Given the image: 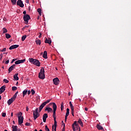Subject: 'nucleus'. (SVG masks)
Wrapping results in <instances>:
<instances>
[{
	"instance_id": "4c0bfd02",
	"label": "nucleus",
	"mask_w": 131,
	"mask_h": 131,
	"mask_svg": "<svg viewBox=\"0 0 131 131\" xmlns=\"http://www.w3.org/2000/svg\"><path fill=\"white\" fill-rule=\"evenodd\" d=\"M17 87L16 86H12V91H16Z\"/></svg>"
},
{
	"instance_id": "f3484780",
	"label": "nucleus",
	"mask_w": 131,
	"mask_h": 131,
	"mask_svg": "<svg viewBox=\"0 0 131 131\" xmlns=\"http://www.w3.org/2000/svg\"><path fill=\"white\" fill-rule=\"evenodd\" d=\"M19 47V45H12L9 48V50H14V49H17V48Z\"/></svg>"
},
{
	"instance_id": "2f4dec72",
	"label": "nucleus",
	"mask_w": 131,
	"mask_h": 131,
	"mask_svg": "<svg viewBox=\"0 0 131 131\" xmlns=\"http://www.w3.org/2000/svg\"><path fill=\"white\" fill-rule=\"evenodd\" d=\"M6 38H10L11 35H10V34L6 33Z\"/></svg>"
},
{
	"instance_id": "4be33fe9",
	"label": "nucleus",
	"mask_w": 131,
	"mask_h": 131,
	"mask_svg": "<svg viewBox=\"0 0 131 131\" xmlns=\"http://www.w3.org/2000/svg\"><path fill=\"white\" fill-rule=\"evenodd\" d=\"M96 127L97 128H98L99 129V130H101L102 129H103V127L101 125H100L99 124H98L96 125Z\"/></svg>"
},
{
	"instance_id": "c9c22d12",
	"label": "nucleus",
	"mask_w": 131,
	"mask_h": 131,
	"mask_svg": "<svg viewBox=\"0 0 131 131\" xmlns=\"http://www.w3.org/2000/svg\"><path fill=\"white\" fill-rule=\"evenodd\" d=\"M45 130L46 131H50V129L48 128V126L46 125L45 126Z\"/></svg>"
},
{
	"instance_id": "423d86ee",
	"label": "nucleus",
	"mask_w": 131,
	"mask_h": 131,
	"mask_svg": "<svg viewBox=\"0 0 131 131\" xmlns=\"http://www.w3.org/2000/svg\"><path fill=\"white\" fill-rule=\"evenodd\" d=\"M52 99H49L47 100L46 101H45L43 103H42V104H41L39 106V112H40V111H41V110H42V108H43V107H45L47 104L49 103V102H51V100Z\"/></svg>"
},
{
	"instance_id": "a19ab883",
	"label": "nucleus",
	"mask_w": 131,
	"mask_h": 131,
	"mask_svg": "<svg viewBox=\"0 0 131 131\" xmlns=\"http://www.w3.org/2000/svg\"><path fill=\"white\" fill-rule=\"evenodd\" d=\"M6 113H2V117H6Z\"/></svg>"
},
{
	"instance_id": "cd10ccee",
	"label": "nucleus",
	"mask_w": 131,
	"mask_h": 131,
	"mask_svg": "<svg viewBox=\"0 0 131 131\" xmlns=\"http://www.w3.org/2000/svg\"><path fill=\"white\" fill-rule=\"evenodd\" d=\"M78 122L79 124H80V125H81V126H83V123H82V121H81V120L79 119L78 121Z\"/></svg>"
},
{
	"instance_id": "4468645a",
	"label": "nucleus",
	"mask_w": 131,
	"mask_h": 131,
	"mask_svg": "<svg viewBox=\"0 0 131 131\" xmlns=\"http://www.w3.org/2000/svg\"><path fill=\"white\" fill-rule=\"evenodd\" d=\"M47 118H48V114H44L42 117L43 122H46V121H47Z\"/></svg>"
},
{
	"instance_id": "c03bdc74",
	"label": "nucleus",
	"mask_w": 131,
	"mask_h": 131,
	"mask_svg": "<svg viewBox=\"0 0 131 131\" xmlns=\"http://www.w3.org/2000/svg\"><path fill=\"white\" fill-rule=\"evenodd\" d=\"M39 36H38V37L39 38H40V37H41V33H39Z\"/></svg>"
},
{
	"instance_id": "c756f323",
	"label": "nucleus",
	"mask_w": 131,
	"mask_h": 131,
	"mask_svg": "<svg viewBox=\"0 0 131 131\" xmlns=\"http://www.w3.org/2000/svg\"><path fill=\"white\" fill-rule=\"evenodd\" d=\"M11 3L12 5H16V3H17V0H11Z\"/></svg>"
},
{
	"instance_id": "052dcab7",
	"label": "nucleus",
	"mask_w": 131,
	"mask_h": 131,
	"mask_svg": "<svg viewBox=\"0 0 131 131\" xmlns=\"http://www.w3.org/2000/svg\"><path fill=\"white\" fill-rule=\"evenodd\" d=\"M18 82H16V85H18Z\"/></svg>"
},
{
	"instance_id": "f8f14e48",
	"label": "nucleus",
	"mask_w": 131,
	"mask_h": 131,
	"mask_svg": "<svg viewBox=\"0 0 131 131\" xmlns=\"http://www.w3.org/2000/svg\"><path fill=\"white\" fill-rule=\"evenodd\" d=\"M25 61H26V59H25L18 60L15 62V64L16 65H18V64H21V63H24V62H25Z\"/></svg>"
},
{
	"instance_id": "412c9836",
	"label": "nucleus",
	"mask_w": 131,
	"mask_h": 131,
	"mask_svg": "<svg viewBox=\"0 0 131 131\" xmlns=\"http://www.w3.org/2000/svg\"><path fill=\"white\" fill-rule=\"evenodd\" d=\"M43 58H44V59H48V53L46 51L43 52Z\"/></svg>"
},
{
	"instance_id": "0eeeda50",
	"label": "nucleus",
	"mask_w": 131,
	"mask_h": 131,
	"mask_svg": "<svg viewBox=\"0 0 131 131\" xmlns=\"http://www.w3.org/2000/svg\"><path fill=\"white\" fill-rule=\"evenodd\" d=\"M24 21L26 22V24L27 25L28 24V21L30 20V16L28 14H25L24 15Z\"/></svg>"
},
{
	"instance_id": "c85d7f7f",
	"label": "nucleus",
	"mask_w": 131,
	"mask_h": 131,
	"mask_svg": "<svg viewBox=\"0 0 131 131\" xmlns=\"http://www.w3.org/2000/svg\"><path fill=\"white\" fill-rule=\"evenodd\" d=\"M3 31V33H7V32H8V30H7L5 28H4L2 29Z\"/></svg>"
},
{
	"instance_id": "338daca9",
	"label": "nucleus",
	"mask_w": 131,
	"mask_h": 131,
	"mask_svg": "<svg viewBox=\"0 0 131 131\" xmlns=\"http://www.w3.org/2000/svg\"><path fill=\"white\" fill-rule=\"evenodd\" d=\"M62 131H65V130L63 129V130H62Z\"/></svg>"
},
{
	"instance_id": "4d7b16f0",
	"label": "nucleus",
	"mask_w": 131,
	"mask_h": 131,
	"mask_svg": "<svg viewBox=\"0 0 131 131\" xmlns=\"http://www.w3.org/2000/svg\"><path fill=\"white\" fill-rule=\"evenodd\" d=\"M3 59V55H2V57H1L0 59L2 60Z\"/></svg>"
},
{
	"instance_id": "49530a36",
	"label": "nucleus",
	"mask_w": 131,
	"mask_h": 131,
	"mask_svg": "<svg viewBox=\"0 0 131 131\" xmlns=\"http://www.w3.org/2000/svg\"><path fill=\"white\" fill-rule=\"evenodd\" d=\"M9 60H8L5 62V64H9Z\"/></svg>"
},
{
	"instance_id": "72a5a7b5",
	"label": "nucleus",
	"mask_w": 131,
	"mask_h": 131,
	"mask_svg": "<svg viewBox=\"0 0 131 131\" xmlns=\"http://www.w3.org/2000/svg\"><path fill=\"white\" fill-rule=\"evenodd\" d=\"M3 81L4 82H5V83H9V80H8L7 79H4Z\"/></svg>"
},
{
	"instance_id": "6e6d98bb",
	"label": "nucleus",
	"mask_w": 131,
	"mask_h": 131,
	"mask_svg": "<svg viewBox=\"0 0 131 131\" xmlns=\"http://www.w3.org/2000/svg\"><path fill=\"white\" fill-rule=\"evenodd\" d=\"M11 116L13 117V113H11Z\"/></svg>"
},
{
	"instance_id": "37998d69",
	"label": "nucleus",
	"mask_w": 131,
	"mask_h": 131,
	"mask_svg": "<svg viewBox=\"0 0 131 131\" xmlns=\"http://www.w3.org/2000/svg\"><path fill=\"white\" fill-rule=\"evenodd\" d=\"M28 95H30V94H31V91H30V90H29L28 92Z\"/></svg>"
},
{
	"instance_id": "09e8293b",
	"label": "nucleus",
	"mask_w": 131,
	"mask_h": 131,
	"mask_svg": "<svg viewBox=\"0 0 131 131\" xmlns=\"http://www.w3.org/2000/svg\"><path fill=\"white\" fill-rule=\"evenodd\" d=\"M26 3L27 4H29V0H26Z\"/></svg>"
},
{
	"instance_id": "ddd939ff",
	"label": "nucleus",
	"mask_w": 131,
	"mask_h": 131,
	"mask_svg": "<svg viewBox=\"0 0 131 131\" xmlns=\"http://www.w3.org/2000/svg\"><path fill=\"white\" fill-rule=\"evenodd\" d=\"M16 67V64H13L8 69L9 73H11L13 70H14V68Z\"/></svg>"
},
{
	"instance_id": "f257e3e1",
	"label": "nucleus",
	"mask_w": 131,
	"mask_h": 131,
	"mask_svg": "<svg viewBox=\"0 0 131 131\" xmlns=\"http://www.w3.org/2000/svg\"><path fill=\"white\" fill-rule=\"evenodd\" d=\"M50 105H52V108L53 109V117L54 120V131H56L57 128V121L56 120V111H57V104L55 102H51Z\"/></svg>"
},
{
	"instance_id": "2eb2a0df",
	"label": "nucleus",
	"mask_w": 131,
	"mask_h": 131,
	"mask_svg": "<svg viewBox=\"0 0 131 131\" xmlns=\"http://www.w3.org/2000/svg\"><path fill=\"white\" fill-rule=\"evenodd\" d=\"M6 91V86L3 85L0 88V93L1 94H3Z\"/></svg>"
},
{
	"instance_id": "69168bd1",
	"label": "nucleus",
	"mask_w": 131,
	"mask_h": 131,
	"mask_svg": "<svg viewBox=\"0 0 131 131\" xmlns=\"http://www.w3.org/2000/svg\"><path fill=\"white\" fill-rule=\"evenodd\" d=\"M2 56H3V54L1 55V57H2Z\"/></svg>"
},
{
	"instance_id": "a878e982",
	"label": "nucleus",
	"mask_w": 131,
	"mask_h": 131,
	"mask_svg": "<svg viewBox=\"0 0 131 131\" xmlns=\"http://www.w3.org/2000/svg\"><path fill=\"white\" fill-rule=\"evenodd\" d=\"M17 126H12V131H17Z\"/></svg>"
},
{
	"instance_id": "20e7f679",
	"label": "nucleus",
	"mask_w": 131,
	"mask_h": 131,
	"mask_svg": "<svg viewBox=\"0 0 131 131\" xmlns=\"http://www.w3.org/2000/svg\"><path fill=\"white\" fill-rule=\"evenodd\" d=\"M72 128L73 131H80V127L76 124V121H75L72 125Z\"/></svg>"
},
{
	"instance_id": "473e14b6",
	"label": "nucleus",
	"mask_w": 131,
	"mask_h": 131,
	"mask_svg": "<svg viewBox=\"0 0 131 131\" xmlns=\"http://www.w3.org/2000/svg\"><path fill=\"white\" fill-rule=\"evenodd\" d=\"M64 108V105H63V103L61 104L60 109L61 111H63V109Z\"/></svg>"
},
{
	"instance_id": "680f3d73",
	"label": "nucleus",
	"mask_w": 131,
	"mask_h": 131,
	"mask_svg": "<svg viewBox=\"0 0 131 131\" xmlns=\"http://www.w3.org/2000/svg\"><path fill=\"white\" fill-rule=\"evenodd\" d=\"M34 131H37V129H35L34 130Z\"/></svg>"
},
{
	"instance_id": "393cba45",
	"label": "nucleus",
	"mask_w": 131,
	"mask_h": 131,
	"mask_svg": "<svg viewBox=\"0 0 131 131\" xmlns=\"http://www.w3.org/2000/svg\"><path fill=\"white\" fill-rule=\"evenodd\" d=\"M26 37H27V36L26 35L23 36L21 37L22 41H24V40H25V39H26Z\"/></svg>"
},
{
	"instance_id": "3c124183",
	"label": "nucleus",
	"mask_w": 131,
	"mask_h": 131,
	"mask_svg": "<svg viewBox=\"0 0 131 131\" xmlns=\"http://www.w3.org/2000/svg\"><path fill=\"white\" fill-rule=\"evenodd\" d=\"M69 115V113H66V116H68Z\"/></svg>"
},
{
	"instance_id": "dca6fc26",
	"label": "nucleus",
	"mask_w": 131,
	"mask_h": 131,
	"mask_svg": "<svg viewBox=\"0 0 131 131\" xmlns=\"http://www.w3.org/2000/svg\"><path fill=\"white\" fill-rule=\"evenodd\" d=\"M18 118V124L21 125V124H22V123H23V120L24 119L23 117H21L20 118Z\"/></svg>"
},
{
	"instance_id": "bf43d9fd",
	"label": "nucleus",
	"mask_w": 131,
	"mask_h": 131,
	"mask_svg": "<svg viewBox=\"0 0 131 131\" xmlns=\"http://www.w3.org/2000/svg\"><path fill=\"white\" fill-rule=\"evenodd\" d=\"M0 100H2V96L0 95Z\"/></svg>"
},
{
	"instance_id": "864d4df0",
	"label": "nucleus",
	"mask_w": 131,
	"mask_h": 131,
	"mask_svg": "<svg viewBox=\"0 0 131 131\" xmlns=\"http://www.w3.org/2000/svg\"><path fill=\"white\" fill-rule=\"evenodd\" d=\"M67 117H68V116H65V121L67 120Z\"/></svg>"
},
{
	"instance_id": "b1692460",
	"label": "nucleus",
	"mask_w": 131,
	"mask_h": 131,
	"mask_svg": "<svg viewBox=\"0 0 131 131\" xmlns=\"http://www.w3.org/2000/svg\"><path fill=\"white\" fill-rule=\"evenodd\" d=\"M23 113L21 112H19L18 114H17V116H18V118H20V117H23V116H22L23 115Z\"/></svg>"
},
{
	"instance_id": "58836bf2",
	"label": "nucleus",
	"mask_w": 131,
	"mask_h": 131,
	"mask_svg": "<svg viewBox=\"0 0 131 131\" xmlns=\"http://www.w3.org/2000/svg\"><path fill=\"white\" fill-rule=\"evenodd\" d=\"M62 125H63V129L65 128V123H64V121H61Z\"/></svg>"
},
{
	"instance_id": "774afa93",
	"label": "nucleus",
	"mask_w": 131,
	"mask_h": 131,
	"mask_svg": "<svg viewBox=\"0 0 131 131\" xmlns=\"http://www.w3.org/2000/svg\"><path fill=\"white\" fill-rule=\"evenodd\" d=\"M5 19H6V18H4V20H5Z\"/></svg>"
},
{
	"instance_id": "7c9ffc66",
	"label": "nucleus",
	"mask_w": 131,
	"mask_h": 131,
	"mask_svg": "<svg viewBox=\"0 0 131 131\" xmlns=\"http://www.w3.org/2000/svg\"><path fill=\"white\" fill-rule=\"evenodd\" d=\"M36 45H40V43H41V41H40V40H36Z\"/></svg>"
},
{
	"instance_id": "0e129e2a",
	"label": "nucleus",
	"mask_w": 131,
	"mask_h": 131,
	"mask_svg": "<svg viewBox=\"0 0 131 131\" xmlns=\"http://www.w3.org/2000/svg\"><path fill=\"white\" fill-rule=\"evenodd\" d=\"M39 131H42L41 129H40Z\"/></svg>"
},
{
	"instance_id": "e433bc0d",
	"label": "nucleus",
	"mask_w": 131,
	"mask_h": 131,
	"mask_svg": "<svg viewBox=\"0 0 131 131\" xmlns=\"http://www.w3.org/2000/svg\"><path fill=\"white\" fill-rule=\"evenodd\" d=\"M17 95H18V92H16L13 97L16 99L17 98Z\"/></svg>"
},
{
	"instance_id": "8fccbe9b",
	"label": "nucleus",
	"mask_w": 131,
	"mask_h": 131,
	"mask_svg": "<svg viewBox=\"0 0 131 131\" xmlns=\"http://www.w3.org/2000/svg\"><path fill=\"white\" fill-rule=\"evenodd\" d=\"M29 110V108H28V106L26 107V111H28Z\"/></svg>"
},
{
	"instance_id": "1a4fd4ad",
	"label": "nucleus",
	"mask_w": 131,
	"mask_h": 131,
	"mask_svg": "<svg viewBox=\"0 0 131 131\" xmlns=\"http://www.w3.org/2000/svg\"><path fill=\"white\" fill-rule=\"evenodd\" d=\"M15 100H16V98L13 97V96L11 98V99L8 100L7 101L8 105L10 106V105H11V104H12V103H13V102H14V101H15Z\"/></svg>"
},
{
	"instance_id": "bb28decb",
	"label": "nucleus",
	"mask_w": 131,
	"mask_h": 131,
	"mask_svg": "<svg viewBox=\"0 0 131 131\" xmlns=\"http://www.w3.org/2000/svg\"><path fill=\"white\" fill-rule=\"evenodd\" d=\"M38 13H39V15L40 16H41V9L40 8H38L37 10Z\"/></svg>"
},
{
	"instance_id": "f03ea898",
	"label": "nucleus",
	"mask_w": 131,
	"mask_h": 131,
	"mask_svg": "<svg viewBox=\"0 0 131 131\" xmlns=\"http://www.w3.org/2000/svg\"><path fill=\"white\" fill-rule=\"evenodd\" d=\"M29 61L30 63H31V64H33L35 66H37L38 67H39L40 66V62H39V60L36 59L29 58Z\"/></svg>"
},
{
	"instance_id": "6e6552de",
	"label": "nucleus",
	"mask_w": 131,
	"mask_h": 131,
	"mask_svg": "<svg viewBox=\"0 0 131 131\" xmlns=\"http://www.w3.org/2000/svg\"><path fill=\"white\" fill-rule=\"evenodd\" d=\"M53 82L54 84H55V85H58L60 82V80H59V78H55L53 79Z\"/></svg>"
},
{
	"instance_id": "7ed1b4c3",
	"label": "nucleus",
	"mask_w": 131,
	"mask_h": 131,
	"mask_svg": "<svg viewBox=\"0 0 131 131\" xmlns=\"http://www.w3.org/2000/svg\"><path fill=\"white\" fill-rule=\"evenodd\" d=\"M38 77L40 79H45L46 76L45 75V68H42L38 74Z\"/></svg>"
},
{
	"instance_id": "9b49d317",
	"label": "nucleus",
	"mask_w": 131,
	"mask_h": 131,
	"mask_svg": "<svg viewBox=\"0 0 131 131\" xmlns=\"http://www.w3.org/2000/svg\"><path fill=\"white\" fill-rule=\"evenodd\" d=\"M17 6H19L20 8H24V4H23V2L21 0H18L17 2Z\"/></svg>"
},
{
	"instance_id": "5701e85b",
	"label": "nucleus",
	"mask_w": 131,
	"mask_h": 131,
	"mask_svg": "<svg viewBox=\"0 0 131 131\" xmlns=\"http://www.w3.org/2000/svg\"><path fill=\"white\" fill-rule=\"evenodd\" d=\"M27 92H28L27 89L25 90L23 92V97H25L26 95H27Z\"/></svg>"
},
{
	"instance_id": "de8ad7c7",
	"label": "nucleus",
	"mask_w": 131,
	"mask_h": 131,
	"mask_svg": "<svg viewBox=\"0 0 131 131\" xmlns=\"http://www.w3.org/2000/svg\"><path fill=\"white\" fill-rule=\"evenodd\" d=\"M15 61H16V59H13L12 61H11V63H13V62H15Z\"/></svg>"
},
{
	"instance_id": "a18cd8bd",
	"label": "nucleus",
	"mask_w": 131,
	"mask_h": 131,
	"mask_svg": "<svg viewBox=\"0 0 131 131\" xmlns=\"http://www.w3.org/2000/svg\"><path fill=\"white\" fill-rule=\"evenodd\" d=\"M70 110L69 108H67V113H69Z\"/></svg>"
},
{
	"instance_id": "39448f33",
	"label": "nucleus",
	"mask_w": 131,
	"mask_h": 131,
	"mask_svg": "<svg viewBox=\"0 0 131 131\" xmlns=\"http://www.w3.org/2000/svg\"><path fill=\"white\" fill-rule=\"evenodd\" d=\"M33 117L34 120H36V119L39 117V114H38V108H36L35 111H33Z\"/></svg>"
},
{
	"instance_id": "5fc2aeb1",
	"label": "nucleus",
	"mask_w": 131,
	"mask_h": 131,
	"mask_svg": "<svg viewBox=\"0 0 131 131\" xmlns=\"http://www.w3.org/2000/svg\"><path fill=\"white\" fill-rule=\"evenodd\" d=\"M84 110L85 111H88V107H85Z\"/></svg>"
},
{
	"instance_id": "e2e57ef3",
	"label": "nucleus",
	"mask_w": 131,
	"mask_h": 131,
	"mask_svg": "<svg viewBox=\"0 0 131 131\" xmlns=\"http://www.w3.org/2000/svg\"><path fill=\"white\" fill-rule=\"evenodd\" d=\"M4 131H8V130H7V129H5Z\"/></svg>"
},
{
	"instance_id": "ea45409f",
	"label": "nucleus",
	"mask_w": 131,
	"mask_h": 131,
	"mask_svg": "<svg viewBox=\"0 0 131 131\" xmlns=\"http://www.w3.org/2000/svg\"><path fill=\"white\" fill-rule=\"evenodd\" d=\"M30 123L27 122L26 123L25 125H26L27 126H30Z\"/></svg>"
},
{
	"instance_id": "aec40b11",
	"label": "nucleus",
	"mask_w": 131,
	"mask_h": 131,
	"mask_svg": "<svg viewBox=\"0 0 131 131\" xmlns=\"http://www.w3.org/2000/svg\"><path fill=\"white\" fill-rule=\"evenodd\" d=\"M45 43H49V45H51V43H52V40L51 39L46 38L45 40Z\"/></svg>"
},
{
	"instance_id": "a211bd4d",
	"label": "nucleus",
	"mask_w": 131,
	"mask_h": 131,
	"mask_svg": "<svg viewBox=\"0 0 131 131\" xmlns=\"http://www.w3.org/2000/svg\"><path fill=\"white\" fill-rule=\"evenodd\" d=\"M13 80H19V77H18V73H16L14 75Z\"/></svg>"
},
{
	"instance_id": "603ef678",
	"label": "nucleus",
	"mask_w": 131,
	"mask_h": 131,
	"mask_svg": "<svg viewBox=\"0 0 131 131\" xmlns=\"http://www.w3.org/2000/svg\"><path fill=\"white\" fill-rule=\"evenodd\" d=\"M23 14H24V15H26V11H24L23 12Z\"/></svg>"
},
{
	"instance_id": "9d476101",
	"label": "nucleus",
	"mask_w": 131,
	"mask_h": 131,
	"mask_svg": "<svg viewBox=\"0 0 131 131\" xmlns=\"http://www.w3.org/2000/svg\"><path fill=\"white\" fill-rule=\"evenodd\" d=\"M70 106L72 111V115L74 116V106H73V104H72V102H71V101L70 102Z\"/></svg>"
},
{
	"instance_id": "13d9d810",
	"label": "nucleus",
	"mask_w": 131,
	"mask_h": 131,
	"mask_svg": "<svg viewBox=\"0 0 131 131\" xmlns=\"http://www.w3.org/2000/svg\"><path fill=\"white\" fill-rule=\"evenodd\" d=\"M13 123L14 124H15V121H13Z\"/></svg>"
},
{
	"instance_id": "79ce46f5",
	"label": "nucleus",
	"mask_w": 131,
	"mask_h": 131,
	"mask_svg": "<svg viewBox=\"0 0 131 131\" xmlns=\"http://www.w3.org/2000/svg\"><path fill=\"white\" fill-rule=\"evenodd\" d=\"M6 51H7V49L4 48L3 50H1V52H6Z\"/></svg>"
},
{
	"instance_id": "f704fd0d",
	"label": "nucleus",
	"mask_w": 131,
	"mask_h": 131,
	"mask_svg": "<svg viewBox=\"0 0 131 131\" xmlns=\"http://www.w3.org/2000/svg\"><path fill=\"white\" fill-rule=\"evenodd\" d=\"M31 94L32 95H34V94H35V91H34V90L33 89L31 90Z\"/></svg>"
},
{
	"instance_id": "6ab92c4d",
	"label": "nucleus",
	"mask_w": 131,
	"mask_h": 131,
	"mask_svg": "<svg viewBox=\"0 0 131 131\" xmlns=\"http://www.w3.org/2000/svg\"><path fill=\"white\" fill-rule=\"evenodd\" d=\"M45 111H48V113H49V112H54V111H53V109L51 107H46Z\"/></svg>"
}]
</instances>
